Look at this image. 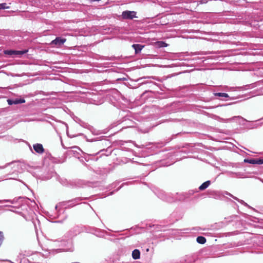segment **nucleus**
<instances>
[{"label":"nucleus","mask_w":263,"mask_h":263,"mask_svg":"<svg viewBox=\"0 0 263 263\" xmlns=\"http://www.w3.org/2000/svg\"><path fill=\"white\" fill-rule=\"evenodd\" d=\"M66 40V39L65 38L57 37L51 42L50 45H54L57 47H60L64 44Z\"/></svg>","instance_id":"obj_1"},{"label":"nucleus","mask_w":263,"mask_h":263,"mask_svg":"<svg viewBox=\"0 0 263 263\" xmlns=\"http://www.w3.org/2000/svg\"><path fill=\"white\" fill-rule=\"evenodd\" d=\"M136 13L135 11H124L122 13V17L125 19H132L135 17Z\"/></svg>","instance_id":"obj_2"},{"label":"nucleus","mask_w":263,"mask_h":263,"mask_svg":"<svg viewBox=\"0 0 263 263\" xmlns=\"http://www.w3.org/2000/svg\"><path fill=\"white\" fill-rule=\"evenodd\" d=\"M244 162L249 164H263V159H245Z\"/></svg>","instance_id":"obj_3"},{"label":"nucleus","mask_w":263,"mask_h":263,"mask_svg":"<svg viewBox=\"0 0 263 263\" xmlns=\"http://www.w3.org/2000/svg\"><path fill=\"white\" fill-rule=\"evenodd\" d=\"M33 147L34 151L38 154H43L44 152V149L41 143H36Z\"/></svg>","instance_id":"obj_4"},{"label":"nucleus","mask_w":263,"mask_h":263,"mask_svg":"<svg viewBox=\"0 0 263 263\" xmlns=\"http://www.w3.org/2000/svg\"><path fill=\"white\" fill-rule=\"evenodd\" d=\"M25 51H15V50H6L5 51V53L8 55H22L25 53Z\"/></svg>","instance_id":"obj_5"},{"label":"nucleus","mask_w":263,"mask_h":263,"mask_svg":"<svg viewBox=\"0 0 263 263\" xmlns=\"http://www.w3.org/2000/svg\"><path fill=\"white\" fill-rule=\"evenodd\" d=\"M7 102L8 104L12 105L13 104H18L25 103V100L24 99H15V100L8 99L7 100Z\"/></svg>","instance_id":"obj_6"},{"label":"nucleus","mask_w":263,"mask_h":263,"mask_svg":"<svg viewBox=\"0 0 263 263\" xmlns=\"http://www.w3.org/2000/svg\"><path fill=\"white\" fill-rule=\"evenodd\" d=\"M140 252L139 250L135 249L132 252V257L134 259H138L140 258Z\"/></svg>","instance_id":"obj_7"},{"label":"nucleus","mask_w":263,"mask_h":263,"mask_svg":"<svg viewBox=\"0 0 263 263\" xmlns=\"http://www.w3.org/2000/svg\"><path fill=\"white\" fill-rule=\"evenodd\" d=\"M132 47L134 49L135 52L136 53H138L141 51L144 46L139 44H134L132 45Z\"/></svg>","instance_id":"obj_8"},{"label":"nucleus","mask_w":263,"mask_h":263,"mask_svg":"<svg viewBox=\"0 0 263 263\" xmlns=\"http://www.w3.org/2000/svg\"><path fill=\"white\" fill-rule=\"evenodd\" d=\"M210 184H211L210 181H207L203 183L202 184H201L199 187V189L200 191H203V190H205Z\"/></svg>","instance_id":"obj_9"},{"label":"nucleus","mask_w":263,"mask_h":263,"mask_svg":"<svg viewBox=\"0 0 263 263\" xmlns=\"http://www.w3.org/2000/svg\"><path fill=\"white\" fill-rule=\"evenodd\" d=\"M197 241L200 244L203 245L206 242V239L203 236H198L197 238Z\"/></svg>","instance_id":"obj_10"},{"label":"nucleus","mask_w":263,"mask_h":263,"mask_svg":"<svg viewBox=\"0 0 263 263\" xmlns=\"http://www.w3.org/2000/svg\"><path fill=\"white\" fill-rule=\"evenodd\" d=\"M156 45L159 47H167L168 45L163 41H159L156 43Z\"/></svg>","instance_id":"obj_11"},{"label":"nucleus","mask_w":263,"mask_h":263,"mask_svg":"<svg viewBox=\"0 0 263 263\" xmlns=\"http://www.w3.org/2000/svg\"><path fill=\"white\" fill-rule=\"evenodd\" d=\"M214 95L215 96H218V97H225V98L229 97L228 94L226 93H214Z\"/></svg>","instance_id":"obj_12"},{"label":"nucleus","mask_w":263,"mask_h":263,"mask_svg":"<svg viewBox=\"0 0 263 263\" xmlns=\"http://www.w3.org/2000/svg\"><path fill=\"white\" fill-rule=\"evenodd\" d=\"M6 3H0V10L9 9V6H7Z\"/></svg>","instance_id":"obj_13"},{"label":"nucleus","mask_w":263,"mask_h":263,"mask_svg":"<svg viewBox=\"0 0 263 263\" xmlns=\"http://www.w3.org/2000/svg\"><path fill=\"white\" fill-rule=\"evenodd\" d=\"M4 239L3 232L0 231V246L2 245V243L3 242Z\"/></svg>","instance_id":"obj_14"},{"label":"nucleus","mask_w":263,"mask_h":263,"mask_svg":"<svg viewBox=\"0 0 263 263\" xmlns=\"http://www.w3.org/2000/svg\"><path fill=\"white\" fill-rule=\"evenodd\" d=\"M72 263H80V262H72Z\"/></svg>","instance_id":"obj_15"}]
</instances>
